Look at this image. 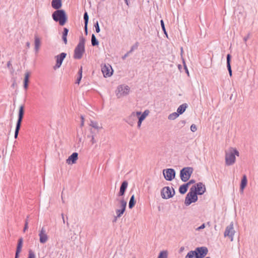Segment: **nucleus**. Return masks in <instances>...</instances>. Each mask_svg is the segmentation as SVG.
Here are the masks:
<instances>
[{
    "label": "nucleus",
    "mask_w": 258,
    "mask_h": 258,
    "mask_svg": "<svg viewBox=\"0 0 258 258\" xmlns=\"http://www.w3.org/2000/svg\"><path fill=\"white\" fill-rule=\"evenodd\" d=\"M61 217H62V219H63L64 218V215L63 214H61Z\"/></svg>",
    "instance_id": "13d9d810"
},
{
    "label": "nucleus",
    "mask_w": 258,
    "mask_h": 258,
    "mask_svg": "<svg viewBox=\"0 0 258 258\" xmlns=\"http://www.w3.org/2000/svg\"><path fill=\"white\" fill-rule=\"evenodd\" d=\"M85 39L83 37L80 38L79 42L74 50V57L75 59H81L85 52Z\"/></svg>",
    "instance_id": "f03ea898"
},
{
    "label": "nucleus",
    "mask_w": 258,
    "mask_h": 258,
    "mask_svg": "<svg viewBox=\"0 0 258 258\" xmlns=\"http://www.w3.org/2000/svg\"><path fill=\"white\" fill-rule=\"evenodd\" d=\"M61 199H62V202L64 203V201L63 200V198H62V195H61Z\"/></svg>",
    "instance_id": "0e129e2a"
},
{
    "label": "nucleus",
    "mask_w": 258,
    "mask_h": 258,
    "mask_svg": "<svg viewBox=\"0 0 258 258\" xmlns=\"http://www.w3.org/2000/svg\"><path fill=\"white\" fill-rule=\"evenodd\" d=\"M187 107V104L186 103H183L180 105L177 109V112L179 114H182L185 111L186 108Z\"/></svg>",
    "instance_id": "a878e982"
},
{
    "label": "nucleus",
    "mask_w": 258,
    "mask_h": 258,
    "mask_svg": "<svg viewBox=\"0 0 258 258\" xmlns=\"http://www.w3.org/2000/svg\"><path fill=\"white\" fill-rule=\"evenodd\" d=\"M119 201L120 205V209L123 210V211H125L126 206V202L123 199L119 200Z\"/></svg>",
    "instance_id": "7c9ffc66"
},
{
    "label": "nucleus",
    "mask_w": 258,
    "mask_h": 258,
    "mask_svg": "<svg viewBox=\"0 0 258 258\" xmlns=\"http://www.w3.org/2000/svg\"><path fill=\"white\" fill-rule=\"evenodd\" d=\"M183 64H184V69L185 71V72L186 73V74H187L188 76H189V72H188V69H187V68L184 62V61H183Z\"/></svg>",
    "instance_id": "8fccbe9b"
},
{
    "label": "nucleus",
    "mask_w": 258,
    "mask_h": 258,
    "mask_svg": "<svg viewBox=\"0 0 258 258\" xmlns=\"http://www.w3.org/2000/svg\"><path fill=\"white\" fill-rule=\"evenodd\" d=\"M231 58V55L230 54H228L226 56V63H227V69H228L229 75L230 76H231L232 74L231 64H230Z\"/></svg>",
    "instance_id": "5701e85b"
},
{
    "label": "nucleus",
    "mask_w": 258,
    "mask_h": 258,
    "mask_svg": "<svg viewBox=\"0 0 258 258\" xmlns=\"http://www.w3.org/2000/svg\"><path fill=\"white\" fill-rule=\"evenodd\" d=\"M10 64H11L10 62V61H9V62H8V64H7L8 66V67H9Z\"/></svg>",
    "instance_id": "bf43d9fd"
},
{
    "label": "nucleus",
    "mask_w": 258,
    "mask_h": 258,
    "mask_svg": "<svg viewBox=\"0 0 258 258\" xmlns=\"http://www.w3.org/2000/svg\"><path fill=\"white\" fill-rule=\"evenodd\" d=\"M197 130V126L195 124H191L190 126V130L192 132H195Z\"/></svg>",
    "instance_id": "49530a36"
},
{
    "label": "nucleus",
    "mask_w": 258,
    "mask_h": 258,
    "mask_svg": "<svg viewBox=\"0 0 258 258\" xmlns=\"http://www.w3.org/2000/svg\"><path fill=\"white\" fill-rule=\"evenodd\" d=\"M24 114V106L22 105L19 110L18 118L16 123L14 137L17 139L21 127V123Z\"/></svg>",
    "instance_id": "20e7f679"
},
{
    "label": "nucleus",
    "mask_w": 258,
    "mask_h": 258,
    "mask_svg": "<svg viewBox=\"0 0 258 258\" xmlns=\"http://www.w3.org/2000/svg\"><path fill=\"white\" fill-rule=\"evenodd\" d=\"M81 119H82V121H81V125L83 126L84 125V117L82 116H81Z\"/></svg>",
    "instance_id": "864d4df0"
},
{
    "label": "nucleus",
    "mask_w": 258,
    "mask_h": 258,
    "mask_svg": "<svg viewBox=\"0 0 258 258\" xmlns=\"http://www.w3.org/2000/svg\"><path fill=\"white\" fill-rule=\"evenodd\" d=\"M39 236L41 243H45L48 239V236L46 234L45 229L43 227L39 231Z\"/></svg>",
    "instance_id": "dca6fc26"
},
{
    "label": "nucleus",
    "mask_w": 258,
    "mask_h": 258,
    "mask_svg": "<svg viewBox=\"0 0 258 258\" xmlns=\"http://www.w3.org/2000/svg\"><path fill=\"white\" fill-rule=\"evenodd\" d=\"M67 56V53L65 52H61L58 55L55 56L56 58V64L55 66V68H59L62 64V61Z\"/></svg>",
    "instance_id": "2eb2a0df"
},
{
    "label": "nucleus",
    "mask_w": 258,
    "mask_h": 258,
    "mask_svg": "<svg viewBox=\"0 0 258 258\" xmlns=\"http://www.w3.org/2000/svg\"><path fill=\"white\" fill-rule=\"evenodd\" d=\"M67 225L68 226H69V224L68 222H67Z\"/></svg>",
    "instance_id": "338daca9"
},
{
    "label": "nucleus",
    "mask_w": 258,
    "mask_h": 258,
    "mask_svg": "<svg viewBox=\"0 0 258 258\" xmlns=\"http://www.w3.org/2000/svg\"><path fill=\"white\" fill-rule=\"evenodd\" d=\"M78 75L79 76L76 80V83L79 84L81 80V79L82 78V67H81V68L79 69L78 72Z\"/></svg>",
    "instance_id": "72a5a7b5"
},
{
    "label": "nucleus",
    "mask_w": 258,
    "mask_h": 258,
    "mask_svg": "<svg viewBox=\"0 0 258 258\" xmlns=\"http://www.w3.org/2000/svg\"><path fill=\"white\" fill-rule=\"evenodd\" d=\"M149 114V111L148 110H146L144 111V112L140 115L141 116H142L143 118H146V117Z\"/></svg>",
    "instance_id": "c03bdc74"
},
{
    "label": "nucleus",
    "mask_w": 258,
    "mask_h": 258,
    "mask_svg": "<svg viewBox=\"0 0 258 258\" xmlns=\"http://www.w3.org/2000/svg\"><path fill=\"white\" fill-rule=\"evenodd\" d=\"M187 189H188V186H187V184H186L185 183L183 184L179 187V192L181 194H184L187 191Z\"/></svg>",
    "instance_id": "cd10ccee"
},
{
    "label": "nucleus",
    "mask_w": 258,
    "mask_h": 258,
    "mask_svg": "<svg viewBox=\"0 0 258 258\" xmlns=\"http://www.w3.org/2000/svg\"><path fill=\"white\" fill-rule=\"evenodd\" d=\"M26 46L27 48H29L30 46V43L29 42H26Z\"/></svg>",
    "instance_id": "5fc2aeb1"
},
{
    "label": "nucleus",
    "mask_w": 258,
    "mask_h": 258,
    "mask_svg": "<svg viewBox=\"0 0 258 258\" xmlns=\"http://www.w3.org/2000/svg\"><path fill=\"white\" fill-rule=\"evenodd\" d=\"M91 44L93 46H97L99 44V42L94 34H92L91 36Z\"/></svg>",
    "instance_id": "c756f323"
},
{
    "label": "nucleus",
    "mask_w": 258,
    "mask_h": 258,
    "mask_svg": "<svg viewBox=\"0 0 258 258\" xmlns=\"http://www.w3.org/2000/svg\"><path fill=\"white\" fill-rule=\"evenodd\" d=\"M207 224L208 225H209V226H210V222H208L207 223Z\"/></svg>",
    "instance_id": "052dcab7"
},
{
    "label": "nucleus",
    "mask_w": 258,
    "mask_h": 258,
    "mask_svg": "<svg viewBox=\"0 0 258 258\" xmlns=\"http://www.w3.org/2000/svg\"><path fill=\"white\" fill-rule=\"evenodd\" d=\"M172 191L169 186L164 187L161 191V195L163 199H168L173 196L175 194V190L172 188Z\"/></svg>",
    "instance_id": "6e6552de"
},
{
    "label": "nucleus",
    "mask_w": 258,
    "mask_h": 258,
    "mask_svg": "<svg viewBox=\"0 0 258 258\" xmlns=\"http://www.w3.org/2000/svg\"><path fill=\"white\" fill-rule=\"evenodd\" d=\"M52 18L55 22H58L60 26H63L68 20L67 15L62 9L55 11L52 14Z\"/></svg>",
    "instance_id": "f257e3e1"
},
{
    "label": "nucleus",
    "mask_w": 258,
    "mask_h": 258,
    "mask_svg": "<svg viewBox=\"0 0 258 258\" xmlns=\"http://www.w3.org/2000/svg\"><path fill=\"white\" fill-rule=\"evenodd\" d=\"M250 34H248L247 35L243 38V40L245 42H246V41L248 40V39L249 38Z\"/></svg>",
    "instance_id": "3c124183"
},
{
    "label": "nucleus",
    "mask_w": 258,
    "mask_h": 258,
    "mask_svg": "<svg viewBox=\"0 0 258 258\" xmlns=\"http://www.w3.org/2000/svg\"><path fill=\"white\" fill-rule=\"evenodd\" d=\"M90 125L92 127L97 130H99L101 128V127H100L98 125V123H97V122L94 121H91Z\"/></svg>",
    "instance_id": "c9c22d12"
},
{
    "label": "nucleus",
    "mask_w": 258,
    "mask_h": 258,
    "mask_svg": "<svg viewBox=\"0 0 258 258\" xmlns=\"http://www.w3.org/2000/svg\"><path fill=\"white\" fill-rule=\"evenodd\" d=\"M28 258H35V254L31 249L29 250Z\"/></svg>",
    "instance_id": "a19ab883"
},
{
    "label": "nucleus",
    "mask_w": 258,
    "mask_h": 258,
    "mask_svg": "<svg viewBox=\"0 0 258 258\" xmlns=\"http://www.w3.org/2000/svg\"><path fill=\"white\" fill-rule=\"evenodd\" d=\"M139 42H136L131 48L130 51L127 52L124 55L121 57L122 59L124 60L131 53H132L135 49H137L139 46Z\"/></svg>",
    "instance_id": "412c9836"
},
{
    "label": "nucleus",
    "mask_w": 258,
    "mask_h": 258,
    "mask_svg": "<svg viewBox=\"0 0 258 258\" xmlns=\"http://www.w3.org/2000/svg\"><path fill=\"white\" fill-rule=\"evenodd\" d=\"M140 114L141 112L140 111L132 112V114L126 118V122L130 125L133 126L138 119V116Z\"/></svg>",
    "instance_id": "ddd939ff"
},
{
    "label": "nucleus",
    "mask_w": 258,
    "mask_h": 258,
    "mask_svg": "<svg viewBox=\"0 0 258 258\" xmlns=\"http://www.w3.org/2000/svg\"><path fill=\"white\" fill-rule=\"evenodd\" d=\"M247 180L246 175H243L241 181L240 190L241 192L243 191L244 188L246 186Z\"/></svg>",
    "instance_id": "b1692460"
},
{
    "label": "nucleus",
    "mask_w": 258,
    "mask_h": 258,
    "mask_svg": "<svg viewBox=\"0 0 258 258\" xmlns=\"http://www.w3.org/2000/svg\"><path fill=\"white\" fill-rule=\"evenodd\" d=\"M138 127L140 128L142 121L145 119L143 118L141 115L138 116Z\"/></svg>",
    "instance_id": "e433bc0d"
},
{
    "label": "nucleus",
    "mask_w": 258,
    "mask_h": 258,
    "mask_svg": "<svg viewBox=\"0 0 258 258\" xmlns=\"http://www.w3.org/2000/svg\"><path fill=\"white\" fill-rule=\"evenodd\" d=\"M40 45V39L39 37L35 34L34 36V51L35 53H37L38 52Z\"/></svg>",
    "instance_id": "a211bd4d"
},
{
    "label": "nucleus",
    "mask_w": 258,
    "mask_h": 258,
    "mask_svg": "<svg viewBox=\"0 0 258 258\" xmlns=\"http://www.w3.org/2000/svg\"><path fill=\"white\" fill-rule=\"evenodd\" d=\"M235 233V230L234 229L233 223L231 222L230 225L227 226L224 232V237H228L231 241L233 240V236Z\"/></svg>",
    "instance_id": "1a4fd4ad"
},
{
    "label": "nucleus",
    "mask_w": 258,
    "mask_h": 258,
    "mask_svg": "<svg viewBox=\"0 0 258 258\" xmlns=\"http://www.w3.org/2000/svg\"><path fill=\"white\" fill-rule=\"evenodd\" d=\"M94 27L95 28V30L97 33H99L100 31V27L99 25V23L98 21H96L95 23H94Z\"/></svg>",
    "instance_id": "ea45409f"
},
{
    "label": "nucleus",
    "mask_w": 258,
    "mask_h": 258,
    "mask_svg": "<svg viewBox=\"0 0 258 258\" xmlns=\"http://www.w3.org/2000/svg\"><path fill=\"white\" fill-rule=\"evenodd\" d=\"M184 247H181L180 248V251L181 252L184 250Z\"/></svg>",
    "instance_id": "6e6d98bb"
},
{
    "label": "nucleus",
    "mask_w": 258,
    "mask_h": 258,
    "mask_svg": "<svg viewBox=\"0 0 258 258\" xmlns=\"http://www.w3.org/2000/svg\"><path fill=\"white\" fill-rule=\"evenodd\" d=\"M185 258H197L196 255V252L194 250L189 251Z\"/></svg>",
    "instance_id": "2f4dec72"
},
{
    "label": "nucleus",
    "mask_w": 258,
    "mask_h": 258,
    "mask_svg": "<svg viewBox=\"0 0 258 258\" xmlns=\"http://www.w3.org/2000/svg\"><path fill=\"white\" fill-rule=\"evenodd\" d=\"M178 68H179V69H180L181 68V65L178 66Z\"/></svg>",
    "instance_id": "69168bd1"
},
{
    "label": "nucleus",
    "mask_w": 258,
    "mask_h": 258,
    "mask_svg": "<svg viewBox=\"0 0 258 258\" xmlns=\"http://www.w3.org/2000/svg\"><path fill=\"white\" fill-rule=\"evenodd\" d=\"M78 158V154L77 152L73 153L69 158L67 159L66 162L68 164H73L76 163V161Z\"/></svg>",
    "instance_id": "f3484780"
},
{
    "label": "nucleus",
    "mask_w": 258,
    "mask_h": 258,
    "mask_svg": "<svg viewBox=\"0 0 258 258\" xmlns=\"http://www.w3.org/2000/svg\"><path fill=\"white\" fill-rule=\"evenodd\" d=\"M62 40L65 44H67V37H62Z\"/></svg>",
    "instance_id": "603ef678"
},
{
    "label": "nucleus",
    "mask_w": 258,
    "mask_h": 258,
    "mask_svg": "<svg viewBox=\"0 0 258 258\" xmlns=\"http://www.w3.org/2000/svg\"><path fill=\"white\" fill-rule=\"evenodd\" d=\"M101 70L104 77H109L112 75L113 70L111 66L109 64H105L102 67Z\"/></svg>",
    "instance_id": "4468645a"
},
{
    "label": "nucleus",
    "mask_w": 258,
    "mask_h": 258,
    "mask_svg": "<svg viewBox=\"0 0 258 258\" xmlns=\"http://www.w3.org/2000/svg\"><path fill=\"white\" fill-rule=\"evenodd\" d=\"M62 221H63V223H65L66 222H65V220H64V218H63V219H62Z\"/></svg>",
    "instance_id": "680f3d73"
},
{
    "label": "nucleus",
    "mask_w": 258,
    "mask_h": 258,
    "mask_svg": "<svg viewBox=\"0 0 258 258\" xmlns=\"http://www.w3.org/2000/svg\"><path fill=\"white\" fill-rule=\"evenodd\" d=\"M205 258H211L210 256H207Z\"/></svg>",
    "instance_id": "774afa93"
},
{
    "label": "nucleus",
    "mask_w": 258,
    "mask_h": 258,
    "mask_svg": "<svg viewBox=\"0 0 258 258\" xmlns=\"http://www.w3.org/2000/svg\"><path fill=\"white\" fill-rule=\"evenodd\" d=\"M194 251L197 258H204L208 253V249L205 246L197 247Z\"/></svg>",
    "instance_id": "f8f14e48"
},
{
    "label": "nucleus",
    "mask_w": 258,
    "mask_h": 258,
    "mask_svg": "<svg viewBox=\"0 0 258 258\" xmlns=\"http://www.w3.org/2000/svg\"><path fill=\"white\" fill-rule=\"evenodd\" d=\"M196 181L194 179H191L187 183H185L187 184V186L188 187V186L191 184L195 183Z\"/></svg>",
    "instance_id": "09e8293b"
},
{
    "label": "nucleus",
    "mask_w": 258,
    "mask_h": 258,
    "mask_svg": "<svg viewBox=\"0 0 258 258\" xmlns=\"http://www.w3.org/2000/svg\"><path fill=\"white\" fill-rule=\"evenodd\" d=\"M29 73L27 72L25 74V78L24 80V88L26 90L28 87V83H29Z\"/></svg>",
    "instance_id": "bb28decb"
},
{
    "label": "nucleus",
    "mask_w": 258,
    "mask_h": 258,
    "mask_svg": "<svg viewBox=\"0 0 258 258\" xmlns=\"http://www.w3.org/2000/svg\"><path fill=\"white\" fill-rule=\"evenodd\" d=\"M124 212V211L123 210L117 209L116 210V217H120Z\"/></svg>",
    "instance_id": "4c0bfd02"
},
{
    "label": "nucleus",
    "mask_w": 258,
    "mask_h": 258,
    "mask_svg": "<svg viewBox=\"0 0 258 258\" xmlns=\"http://www.w3.org/2000/svg\"><path fill=\"white\" fill-rule=\"evenodd\" d=\"M118 217H116V216L114 217V219L113 221V222H116L117 219Z\"/></svg>",
    "instance_id": "4d7b16f0"
},
{
    "label": "nucleus",
    "mask_w": 258,
    "mask_h": 258,
    "mask_svg": "<svg viewBox=\"0 0 258 258\" xmlns=\"http://www.w3.org/2000/svg\"><path fill=\"white\" fill-rule=\"evenodd\" d=\"M190 188L199 195H202L206 191L205 185L202 182H198L193 185Z\"/></svg>",
    "instance_id": "9d476101"
},
{
    "label": "nucleus",
    "mask_w": 258,
    "mask_h": 258,
    "mask_svg": "<svg viewBox=\"0 0 258 258\" xmlns=\"http://www.w3.org/2000/svg\"><path fill=\"white\" fill-rule=\"evenodd\" d=\"M128 182L127 181H123L120 187L118 196H122L124 195L125 191L127 187Z\"/></svg>",
    "instance_id": "6ab92c4d"
},
{
    "label": "nucleus",
    "mask_w": 258,
    "mask_h": 258,
    "mask_svg": "<svg viewBox=\"0 0 258 258\" xmlns=\"http://www.w3.org/2000/svg\"><path fill=\"white\" fill-rule=\"evenodd\" d=\"M69 32V29L67 28H63L62 37H67Z\"/></svg>",
    "instance_id": "79ce46f5"
},
{
    "label": "nucleus",
    "mask_w": 258,
    "mask_h": 258,
    "mask_svg": "<svg viewBox=\"0 0 258 258\" xmlns=\"http://www.w3.org/2000/svg\"><path fill=\"white\" fill-rule=\"evenodd\" d=\"M205 227H206L205 224L203 223L200 226H199V227L197 228L196 229V230H197V231H200L201 230L204 229L205 228Z\"/></svg>",
    "instance_id": "de8ad7c7"
},
{
    "label": "nucleus",
    "mask_w": 258,
    "mask_h": 258,
    "mask_svg": "<svg viewBox=\"0 0 258 258\" xmlns=\"http://www.w3.org/2000/svg\"><path fill=\"white\" fill-rule=\"evenodd\" d=\"M167 251L166 250H163L159 253L158 258H167Z\"/></svg>",
    "instance_id": "f704fd0d"
},
{
    "label": "nucleus",
    "mask_w": 258,
    "mask_h": 258,
    "mask_svg": "<svg viewBox=\"0 0 258 258\" xmlns=\"http://www.w3.org/2000/svg\"><path fill=\"white\" fill-rule=\"evenodd\" d=\"M124 1L125 2V3H126V4H127V5H128V3H127V0H124Z\"/></svg>",
    "instance_id": "e2e57ef3"
},
{
    "label": "nucleus",
    "mask_w": 258,
    "mask_h": 258,
    "mask_svg": "<svg viewBox=\"0 0 258 258\" xmlns=\"http://www.w3.org/2000/svg\"><path fill=\"white\" fill-rule=\"evenodd\" d=\"M136 204V201L135 199V196L133 195L130 198L129 204H128V207L130 209H132L135 205Z\"/></svg>",
    "instance_id": "c85d7f7f"
},
{
    "label": "nucleus",
    "mask_w": 258,
    "mask_h": 258,
    "mask_svg": "<svg viewBox=\"0 0 258 258\" xmlns=\"http://www.w3.org/2000/svg\"><path fill=\"white\" fill-rule=\"evenodd\" d=\"M23 241V240L22 238H20L18 239L15 258L19 257V253L20 252L22 249Z\"/></svg>",
    "instance_id": "aec40b11"
},
{
    "label": "nucleus",
    "mask_w": 258,
    "mask_h": 258,
    "mask_svg": "<svg viewBox=\"0 0 258 258\" xmlns=\"http://www.w3.org/2000/svg\"><path fill=\"white\" fill-rule=\"evenodd\" d=\"M90 137L91 138V140L90 142H91L92 144H94L95 143H96V141L95 139L94 136H93V135L88 136V138H90Z\"/></svg>",
    "instance_id": "a18cd8bd"
},
{
    "label": "nucleus",
    "mask_w": 258,
    "mask_h": 258,
    "mask_svg": "<svg viewBox=\"0 0 258 258\" xmlns=\"http://www.w3.org/2000/svg\"><path fill=\"white\" fill-rule=\"evenodd\" d=\"M52 7L56 10H60L62 6L61 0H52L51 2Z\"/></svg>",
    "instance_id": "4be33fe9"
},
{
    "label": "nucleus",
    "mask_w": 258,
    "mask_h": 258,
    "mask_svg": "<svg viewBox=\"0 0 258 258\" xmlns=\"http://www.w3.org/2000/svg\"><path fill=\"white\" fill-rule=\"evenodd\" d=\"M163 174L166 180L171 181L175 178V171L172 168H168L163 170Z\"/></svg>",
    "instance_id": "9b49d317"
},
{
    "label": "nucleus",
    "mask_w": 258,
    "mask_h": 258,
    "mask_svg": "<svg viewBox=\"0 0 258 258\" xmlns=\"http://www.w3.org/2000/svg\"><path fill=\"white\" fill-rule=\"evenodd\" d=\"M130 91V88L125 85L118 86L116 90V95L118 98L127 95Z\"/></svg>",
    "instance_id": "0eeeda50"
},
{
    "label": "nucleus",
    "mask_w": 258,
    "mask_h": 258,
    "mask_svg": "<svg viewBox=\"0 0 258 258\" xmlns=\"http://www.w3.org/2000/svg\"><path fill=\"white\" fill-rule=\"evenodd\" d=\"M197 194L194 191L192 188H190L189 192L186 195L184 201V204L188 206L192 203H195L198 201V198Z\"/></svg>",
    "instance_id": "423d86ee"
},
{
    "label": "nucleus",
    "mask_w": 258,
    "mask_h": 258,
    "mask_svg": "<svg viewBox=\"0 0 258 258\" xmlns=\"http://www.w3.org/2000/svg\"><path fill=\"white\" fill-rule=\"evenodd\" d=\"M235 156H239V153L236 149L231 148L229 152L226 153V165L227 166H230L233 165L235 162Z\"/></svg>",
    "instance_id": "7ed1b4c3"
},
{
    "label": "nucleus",
    "mask_w": 258,
    "mask_h": 258,
    "mask_svg": "<svg viewBox=\"0 0 258 258\" xmlns=\"http://www.w3.org/2000/svg\"><path fill=\"white\" fill-rule=\"evenodd\" d=\"M179 114L177 112H173L170 114L168 116V119L169 120H174L179 116Z\"/></svg>",
    "instance_id": "473e14b6"
},
{
    "label": "nucleus",
    "mask_w": 258,
    "mask_h": 258,
    "mask_svg": "<svg viewBox=\"0 0 258 258\" xmlns=\"http://www.w3.org/2000/svg\"><path fill=\"white\" fill-rule=\"evenodd\" d=\"M28 217L27 216V219L25 220V225L23 229V231L25 232V231L28 229Z\"/></svg>",
    "instance_id": "37998d69"
},
{
    "label": "nucleus",
    "mask_w": 258,
    "mask_h": 258,
    "mask_svg": "<svg viewBox=\"0 0 258 258\" xmlns=\"http://www.w3.org/2000/svg\"><path fill=\"white\" fill-rule=\"evenodd\" d=\"M84 29H85V32L86 35H87L88 34V29H87V26L89 22V15L87 13V12H85L84 14Z\"/></svg>",
    "instance_id": "393cba45"
},
{
    "label": "nucleus",
    "mask_w": 258,
    "mask_h": 258,
    "mask_svg": "<svg viewBox=\"0 0 258 258\" xmlns=\"http://www.w3.org/2000/svg\"><path fill=\"white\" fill-rule=\"evenodd\" d=\"M194 171L191 167H185L180 171V177L183 182L187 181L190 177Z\"/></svg>",
    "instance_id": "39448f33"
},
{
    "label": "nucleus",
    "mask_w": 258,
    "mask_h": 258,
    "mask_svg": "<svg viewBox=\"0 0 258 258\" xmlns=\"http://www.w3.org/2000/svg\"><path fill=\"white\" fill-rule=\"evenodd\" d=\"M160 23H161L162 29L163 31L164 32V33L167 36V33L166 31V29H165V25H164V21L163 20H161L160 21Z\"/></svg>",
    "instance_id": "58836bf2"
}]
</instances>
